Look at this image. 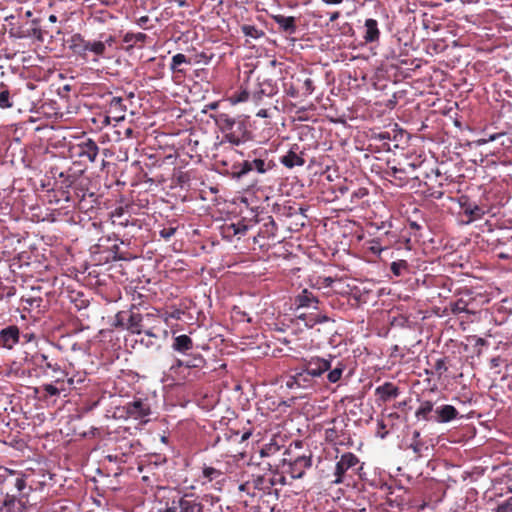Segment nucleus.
<instances>
[{"label": "nucleus", "instance_id": "f257e3e1", "mask_svg": "<svg viewBox=\"0 0 512 512\" xmlns=\"http://www.w3.org/2000/svg\"><path fill=\"white\" fill-rule=\"evenodd\" d=\"M275 168L276 163L267 150H254L246 160L232 165L231 176L241 179L251 172L266 174Z\"/></svg>", "mask_w": 512, "mask_h": 512}, {"label": "nucleus", "instance_id": "f03ea898", "mask_svg": "<svg viewBox=\"0 0 512 512\" xmlns=\"http://www.w3.org/2000/svg\"><path fill=\"white\" fill-rule=\"evenodd\" d=\"M214 121L231 144L239 145L249 139L250 132L244 120L234 118L227 113H218L214 116Z\"/></svg>", "mask_w": 512, "mask_h": 512}, {"label": "nucleus", "instance_id": "7ed1b4c3", "mask_svg": "<svg viewBox=\"0 0 512 512\" xmlns=\"http://www.w3.org/2000/svg\"><path fill=\"white\" fill-rule=\"evenodd\" d=\"M124 409L128 418L138 420L142 423H147L149 421L151 406L147 399H134L133 401L126 403Z\"/></svg>", "mask_w": 512, "mask_h": 512}, {"label": "nucleus", "instance_id": "20e7f679", "mask_svg": "<svg viewBox=\"0 0 512 512\" xmlns=\"http://www.w3.org/2000/svg\"><path fill=\"white\" fill-rule=\"evenodd\" d=\"M203 509L202 503L183 496L173 498L165 508L159 509L158 512H203Z\"/></svg>", "mask_w": 512, "mask_h": 512}, {"label": "nucleus", "instance_id": "39448f33", "mask_svg": "<svg viewBox=\"0 0 512 512\" xmlns=\"http://www.w3.org/2000/svg\"><path fill=\"white\" fill-rule=\"evenodd\" d=\"M359 463V459L353 453H344L340 460L336 463L334 471V479L331 480V484H340L344 481L345 473L354 468Z\"/></svg>", "mask_w": 512, "mask_h": 512}, {"label": "nucleus", "instance_id": "423d86ee", "mask_svg": "<svg viewBox=\"0 0 512 512\" xmlns=\"http://www.w3.org/2000/svg\"><path fill=\"white\" fill-rule=\"evenodd\" d=\"M73 155L78 158H86L95 162L99 153V147L94 140L87 138L71 148Z\"/></svg>", "mask_w": 512, "mask_h": 512}, {"label": "nucleus", "instance_id": "0eeeda50", "mask_svg": "<svg viewBox=\"0 0 512 512\" xmlns=\"http://www.w3.org/2000/svg\"><path fill=\"white\" fill-rule=\"evenodd\" d=\"M312 464L311 457L309 456H297L294 460H287L286 458L283 459V465H287V473L291 475L294 479L301 478L305 470L309 468Z\"/></svg>", "mask_w": 512, "mask_h": 512}, {"label": "nucleus", "instance_id": "6e6552de", "mask_svg": "<svg viewBox=\"0 0 512 512\" xmlns=\"http://www.w3.org/2000/svg\"><path fill=\"white\" fill-rule=\"evenodd\" d=\"M332 366V359H325L318 356L311 357L304 362L303 368L313 377L318 378Z\"/></svg>", "mask_w": 512, "mask_h": 512}, {"label": "nucleus", "instance_id": "1a4fd4ad", "mask_svg": "<svg viewBox=\"0 0 512 512\" xmlns=\"http://www.w3.org/2000/svg\"><path fill=\"white\" fill-rule=\"evenodd\" d=\"M315 378H313L304 368L296 371L287 379L286 385L290 389L302 388L308 389L315 385Z\"/></svg>", "mask_w": 512, "mask_h": 512}, {"label": "nucleus", "instance_id": "9d476101", "mask_svg": "<svg viewBox=\"0 0 512 512\" xmlns=\"http://www.w3.org/2000/svg\"><path fill=\"white\" fill-rule=\"evenodd\" d=\"M427 181H425V186L427 187L426 192L430 197L435 199H440L444 195V191L442 190V182L443 175L439 172L438 169L435 171L432 170L431 174H427Z\"/></svg>", "mask_w": 512, "mask_h": 512}, {"label": "nucleus", "instance_id": "9b49d317", "mask_svg": "<svg viewBox=\"0 0 512 512\" xmlns=\"http://www.w3.org/2000/svg\"><path fill=\"white\" fill-rule=\"evenodd\" d=\"M106 103L108 105V112L113 115L115 120H123L127 107L124 99L119 96H113L112 93L107 94Z\"/></svg>", "mask_w": 512, "mask_h": 512}, {"label": "nucleus", "instance_id": "f8f14e48", "mask_svg": "<svg viewBox=\"0 0 512 512\" xmlns=\"http://www.w3.org/2000/svg\"><path fill=\"white\" fill-rule=\"evenodd\" d=\"M459 417V411L449 404L437 406L434 410L433 421L436 423H448Z\"/></svg>", "mask_w": 512, "mask_h": 512}, {"label": "nucleus", "instance_id": "ddd939ff", "mask_svg": "<svg viewBox=\"0 0 512 512\" xmlns=\"http://www.w3.org/2000/svg\"><path fill=\"white\" fill-rule=\"evenodd\" d=\"M273 21L278 25V30L287 35H293L297 31L298 19L294 16L283 14L272 15Z\"/></svg>", "mask_w": 512, "mask_h": 512}, {"label": "nucleus", "instance_id": "4468645a", "mask_svg": "<svg viewBox=\"0 0 512 512\" xmlns=\"http://www.w3.org/2000/svg\"><path fill=\"white\" fill-rule=\"evenodd\" d=\"M112 253V256H125L127 252L120 251L119 245L117 244V239L100 238L99 243L96 245V250L92 251V254H103V253Z\"/></svg>", "mask_w": 512, "mask_h": 512}, {"label": "nucleus", "instance_id": "2eb2a0df", "mask_svg": "<svg viewBox=\"0 0 512 512\" xmlns=\"http://www.w3.org/2000/svg\"><path fill=\"white\" fill-rule=\"evenodd\" d=\"M385 175L392 184L398 187L406 186L410 180L406 169L398 168L396 166L388 167L385 170Z\"/></svg>", "mask_w": 512, "mask_h": 512}, {"label": "nucleus", "instance_id": "dca6fc26", "mask_svg": "<svg viewBox=\"0 0 512 512\" xmlns=\"http://www.w3.org/2000/svg\"><path fill=\"white\" fill-rule=\"evenodd\" d=\"M88 47L89 41L85 40L81 34L76 33L71 36L69 40V48L75 55L81 57L82 59H87Z\"/></svg>", "mask_w": 512, "mask_h": 512}, {"label": "nucleus", "instance_id": "f3484780", "mask_svg": "<svg viewBox=\"0 0 512 512\" xmlns=\"http://www.w3.org/2000/svg\"><path fill=\"white\" fill-rule=\"evenodd\" d=\"M299 147L294 145L291 149L280 158V162L286 168H294L295 166H303L305 164V159L302 157V152L298 154Z\"/></svg>", "mask_w": 512, "mask_h": 512}, {"label": "nucleus", "instance_id": "a211bd4d", "mask_svg": "<svg viewBox=\"0 0 512 512\" xmlns=\"http://www.w3.org/2000/svg\"><path fill=\"white\" fill-rule=\"evenodd\" d=\"M1 345L12 349L19 342V329L16 326H9L0 332Z\"/></svg>", "mask_w": 512, "mask_h": 512}, {"label": "nucleus", "instance_id": "6ab92c4d", "mask_svg": "<svg viewBox=\"0 0 512 512\" xmlns=\"http://www.w3.org/2000/svg\"><path fill=\"white\" fill-rule=\"evenodd\" d=\"M183 65H193V59L192 57H188L185 54L177 53L171 59L170 70L174 74L185 76L187 70L183 67Z\"/></svg>", "mask_w": 512, "mask_h": 512}, {"label": "nucleus", "instance_id": "aec40b11", "mask_svg": "<svg viewBox=\"0 0 512 512\" xmlns=\"http://www.w3.org/2000/svg\"><path fill=\"white\" fill-rule=\"evenodd\" d=\"M375 395L380 401L387 402L398 397L399 388L391 382H385L375 389Z\"/></svg>", "mask_w": 512, "mask_h": 512}, {"label": "nucleus", "instance_id": "412c9836", "mask_svg": "<svg viewBox=\"0 0 512 512\" xmlns=\"http://www.w3.org/2000/svg\"><path fill=\"white\" fill-rule=\"evenodd\" d=\"M318 299L315 297V295L307 290L304 289L299 293L295 298V304L297 305V308H314L318 309Z\"/></svg>", "mask_w": 512, "mask_h": 512}, {"label": "nucleus", "instance_id": "4be33fe9", "mask_svg": "<svg viewBox=\"0 0 512 512\" xmlns=\"http://www.w3.org/2000/svg\"><path fill=\"white\" fill-rule=\"evenodd\" d=\"M193 341L192 339L186 335H178L173 338V343L171 348L173 351L178 352L183 355H188V352L193 349Z\"/></svg>", "mask_w": 512, "mask_h": 512}, {"label": "nucleus", "instance_id": "5701e85b", "mask_svg": "<svg viewBox=\"0 0 512 512\" xmlns=\"http://www.w3.org/2000/svg\"><path fill=\"white\" fill-rule=\"evenodd\" d=\"M365 33L363 35V39L365 43H374L378 42L380 38V30L378 27V22L375 19L369 18L366 19L365 24Z\"/></svg>", "mask_w": 512, "mask_h": 512}, {"label": "nucleus", "instance_id": "b1692460", "mask_svg": "<svg viewBox=\"0 0 512 512\" xmlns=\"http://www.w3.org/2000/svg\"><path fill=\"white\" fill-rule=\"evenodd\" d=\"M251 81H246L238 91H236L231 97L230 101L233 104L237 103H243L247 101H252V95H251Z\"/></svg>", "mask_w": 512, "mask_h": 512}, {"label": "nucleus", "instance_id": "393cba45", "mask_svg": "<svg viewBox=\"0 0 512 512\" xmlns=\"http://www.w3.org/2000/svg\"><path fill=\"white\" fill-rule=\"evenodd\" d=\"M142 321L143 316L140 313L128 311L127 330H129L132 334H141L143 328Z\"/></svg>", "mask_w": 512, "mask_h": 512}, {"label": "nucleus", "instance_id": "a878e982", "mask_svg": "<svg viewBox=\"0 0 512 512\" xmlns=\"http://www.w3.org/2000/svg\"><path fill=\"white\" fill-rule=\"evenodd\" d=\"M14 95L11 93L10 87L4 82L0 83V108L9 109L14 106Z\"/></svg>", "mask_w": 512, "mask_h": 512}, {"label": "nucleus", "instance_id": "bb28decb", "mask_svg": "<svg viewBox=\"0 0 512 512\" xmlns=\"http://www.w3.org/2000/svg\"><path fill=\"white\" fill-rule=\"evenodd\" d=\"M434 404L431 401H423L415 412V416L417 419H422L425 421L433 420V417L430 415L434 412Z\"/></svg>", "mask_w": 512, "mask_h": 512}, {"label": "nucleus", "instance_id": "cd10ccee", "mask_svg": "<svg viewBox=\"0 0 512 512\" xmlns=\"http://www.w3.org/2000/svg\"><path fill=\"white\" fill-rule=\"evenodd\" d=\"M256 83L262 88L264 91L265 97L271 98L278 92V87L276 83L272 79H257Z\"/></svg>", "mask_w": 512, "mask_h": 512}, {"label": "nucleus", "instance_id": "c85d7f7f", "mask_svg": "<svg viewBox=\"0 0 512 512\" xmlns=\"http://www.w3.org/2000/svg\"><path fill=\"white\" fill-rule=\"evenodd\" d=\"M463 208H464V214L467 217V220H466L467 223L473 222L475 220H479L485 214L483 208L478 205H473V206L469 205V206L463 207Z\"/></svg>", "mask_w": 512, "mask_h": 512}, {"label": "nucleus", "instance_id": "c756f323", "mask_svg": "<svg viewBox=\"0 0 512 512\" xmlns=\"http://www.w3.org/2000/svg\"><path fill=\"white\" fill-rule=\"evenodd\" d=\"M148 36L145 33H126L123 37V42L128 44L127 49L133 48L137 43H144Z\"/></svg>", "mask_w": 512, "mask_h": 512}, {"label": "nucleus", "instance_id": "7c9ffc66", "mask_svg": "<svg viewBox=\"0 0 512 512\" xmlns=\"http://www.w3.org/2000/svg\"><path fill=\"white\" fill-rule=\"evenodd\" d=\"M251 486H253L254 489L262 490V491H269L270 488L274 485V481L272 478H266L264 476H257L253 478L251 481Z\"/></svg>", "mask_w": 512, "mask_h": 512}, {"label": "nucleus", "instance_id": "2f4dec72", "mask_svg": "<svg viewBox=\"0 0 512 512\" xmlns=\"http://www.w3.org/2000/svg\"><path fill=\"white\" fill-rule=\"evenodd\" d=\"M178 228H179L178 222L176 220H171V221H168L167 224L164 225L160 229L159 234H160L161 238L168 241V240H170V238L172 236H174V234L176 233Z\"/></svg>", "mask_w": 512, "mask_h": 512}, {"label": "nucleus", "instance_id": "473e14b6", "mask_svg": "<svg viewBox=\"0 0 512 512\" xmlns=\"http://www.w3.org/2000/svg\"><path fill=\"white\" fill-rule=\"evenodd\" d=\"M88 52H91L95 58L94 60H97L98 58H105L106 57V47L105 43H102V41H89V47Z\"/></svg>", "mask_w": 512, "mask_h": 512}, {"label": "nucleus", "instance_id": "72a5a7b5", "mask_svg": "<svg viewBox=\"0 0 512 512\" xmlns=\"http://www.w3.org/2000/svg\"><path fill=\"white\" fill-rule=\"evenodd\" d=\"M187 356L188 358L185 359V368H202L205 365V359L201 354L188 353Z\"/></svg>", "mask_w": 512, "mask_h": 512}, {"label": "nucleus", "instance_id": "f704fd0d", "mask_svg": "<svg viewBox=\"0 0 512 512\" xmlns=\"http://www.w3.org/2000/svg\"><path fill=\"white\" fill-rule=\"evenodd\" d=\"M241 32L246 36L250 37L252 39H259L265 35L264 31L261 29H258L254 25L249 24H243L241 26Z\"/></svg>", "mask_w": 512, "mask_h": 512}, {"label": "nucleus", "instance_id": "c9c22d12", "mask_svg": "<svg viewBox=\"0 0 512 512\" xmlns=\"http://www.w3.org/2000/svg\"><path fill=\"white\" fill-rule=\"evenodd\" d=\"M278 227L272 216H268L267 222L264 223L261 233L264 237L270 238L275 237Z\"/></svg>", "mask_w": 512, "mask_h": 512}, {"label": "nucleus", "instance_id": "e433bc0d", "mask_svg": "<svg viewBox=\"0 0 512 512\" xmlns=\"http://www.w3.org/2000/svg\"><path fill=\"white\" fill-rule=\"evenodd\" d=\"M284 93L291 98H298L301 95L300 89L294 82V77H291L290 81L283 82Z\"/></svg>", "mask_w": 512, "mask_h": 512}, {"label": "nucleus", "instance_id": "4c0bfd02", "mask_svg": "<svg viewBox=\"0 0 512 512\" xmlns=\"http://www.w3.org/2000/svg\"><path fill=\"white\" fill-rule=\"evenodd\" d=\"M26 36L34 37L41 42L44 40L43 31L40 26V19H33L31 21V28L28 29Z\"/></svg>", "mask_w": 512, "mask_h": 512}, {"label": "nucleus", "instance_id": "58836bf2", "mask_svg": "<svg viewBox=\"0 0 512 512\" xmlns=\"http://www.w3.org/2000/svg\"><path fill=\"white\" fill-rule=\"evenodd\" d=\"M329 373L327 374V379L330 383H337L345 370V365L342 362H338V364L333 368L329 369Z\"/></svg>", "mask_w": 512, "mask_h": 512}, {"label": "nucleus", "instance_id": "ea45409f", "mask_svg": "<svg viewBox=\"0 0 512 512\" xmlns=\"http://www.w3.org/2000/svg\"><path fill=\"white\" fill-rule=\"evenodd\" d=\"M40 366L45 367L46 369L51 370L52 372L56 374H61L63 376H66V373L61 369V367L57 363H52L48 360V357L45 354L40 355Z\"/></svg>", "mask_w": 512, "mask_h": 512}, {"label": "nucleus", "instance_id": "a19ab883", "mask_svg": "<svg viewBox=\"0 0 512 512\" xmlns=\"http://www.w3.org/2000/svg\"><path fill=\"white\" fill-rule=\"evenodd\" d=\"M391 271L395 276H402L406 273H410L407 262L404 259H400L399 261L393 262L391 264Z\"/></svg>", "mask_w": 512, "mask_h": 512}, {"label": "nucleus", "instance_id": "79ce46f5", "mask_svg": "<svg viewBox=\"0 0 512 512\" xmlns=\"http://www.w3.org/2000/svg\"><path fill=\"white\" fill-rule=\"evenodd\" d=\"M251 85L252 102L255 105H259L265 97L264 91H262V88H260L256 82H251Z\"/></svg>", "mask_w": 512, "mask_h": 512}, {"label": "nucleus", "instance_id": "37998d69", "mask_svg": "<svg viewBox=\"0 0 512 512\" xmlns=\"http://www.w3.org/2000/svg\"><path fill=\"white\" fill-rule=\"evenodd\" d=\"M222 474L223 473L220 470L210 466H205L202 470V475L208 482L216 480L222 476Z\"/></svg>", "mask_w": 512, "mask_h": 512}, {"label": "nucleus", "instance_id": "c03bdc74", "mask_svg": "<svg viewBox=\"0 0 512 512\" xmlns=\"http://www.w3.org/2000/svg\"><path fill=\"white\" fill-rule=\"evenodd\" d=\"M128 311H120L115 315L113 326L115 328L127 329Z\"/></svg>", "mask_w": 512, "mask_h": 512}, {"label": "nucleus", "instance_id": "a18cd8bd", "mask_svg": "<svg viewBox=\"0 0 512 512\" xmlns=\"http://www.w3.org/2000/svg\"><path fill=\"white\" fill-rule=\"evenodd\" d=\"M364 247L367 252H371L373 254H380L383 251V246L378 239H372L371 241L366 242Z\"/></svg>", "mask_w": 512, "mask_h": 512}, {"label": "nucleus", "instance_id": "49530a36", "mask_svg": "<svg viewBox=\"0 0 512 512\" xmlns=\"http://www.w3.org/2000/svg\"><path fill=\"white\" fill-rule=\"evenodd\" d=\"M42 389L45 391L48 396H58L61 391H65L66 388L64 386H55L53 384H44Z\"/></svg>", "mask_w": 512, "mask_h": 512}, {"label": "nucleus", "instance_id": "de8ad7c7", "mask_svg": "<svg viewBox=\"0 0 512 512\" xmlns=\"http://www.w3.org/2000/svg\"><path fill=\"white\" fill-rule=\"evenodd\" d=\"M183 367L185 368V360L176 359L169 369L171 375L179 378H185V375L180 374V369Z\"/></svg>", "mask_w": 512, "mask_h": 512}, {"label": "nucleus", "instance_id": "09e8293b", "mask_svg": "<svg viewBox=\"0 0 512 512\" xmlns=\"http://www.w3.org/2000/svg\"><path fill=\"white\" fill-rule=\"evenodd\" d=\"M314 82L311 78H306L303 81L302 87H301V95L308 96L311 95L314 92Z\"/></svg>", "mask_w": 512, "mask_h": 512}, {"label": "nucleus", "instance_id": "8fccbe9b", "mask_svg": "<svg viewBox=\"0 0 512 512\" xmlns=\"http://www.w3.org/2000/svg\"><path fill=\"white\" fill-rule=\"evenodd\" d=\"M226 229L228 232H230L232 230L233 235H238V234H244L247 230V226L245 224H243L242 222H238L236 224H231V225L227 226Z\"/></svg>", "mask_w": 512, "mask_h": 512}, {"label": "nucleus", "instance_id": "3c124183", "mask_svg": "<svg viewBox=\"0 0 512 512\" xmlns=\"http://www.w3.org/2000/svg\"><path fill=\"white\" fill-rule=\"evenodd\" d=\"M85 380L84 374H76L70 378L67 379V384L70 388H76L77 385L82 384Z\"/></svg>", "mask_w": 512, "mask_h": 512}, {"label": "nucleus", "instance_id": "603ef678", "mask_svg": "<svg viewBox=\"0 0 512 512\" xmlns=\"http://www.w3.org/2000/svg\"><path fill=\"white\" fill-rule=\"evenodd\" d=\"M409 228L414 233L415 237L421 236L420 231L424 228V222L419 223L417 221H410L409 220Z\"/></svg>", "mask_w": 512, "mask_h": 512}, {"label": "nucleus", "instance_id": "864d4df0", "mask_svg": "<svg viewBox=\"0 0 512 512\" xmlns=\"http://www.w3.org/2000/svg\"><path fill=\"white\" fill-rule=\"evenodd\" d=\"M211 58H212L211 56H208V55H207L206 53H204V52H201V53H199V54H196V55H194V56L192 57V59H193V64H199V63H201V62H203V63L207 64V63H209V62H210Z\"/></svg>", "mask_w": 512, "mask_h": 512}, {"label": "nucleus", "instance_id": "5fc2aeb1", "mask_svg": "<svg viewBox=\"0 0 512 512\" xmlns=\"http://www.w3.org/2000/svg\"><path fill=\"white\" fill-rule=\"evenodd\" d=\"M435 370L441 375L447 371V366L444 358L437 359L434 365Z\"/></svg>", "mask_w": 512, "mask_h": 512}, {"label": "nucleus", "instance_id": "6e6d98bb", "mask_svg": "<svg viewBox=\"0 0 512 512\" xmlns=\"http://www.w3.org/2000/svg\"><path fill=\"white\" fill-rule=\"evenodd\" d=\"M317 319L313 323H306L307 327H314L316 324L330 321V318L326 315L316 314Z\"/></svg>", "mask_w": 512, "mask_h": 512}, {"label": "nucleus", "instance_id": "4d7b16f0", "mask_svg": "<svg viewBox=\"0 0 512 512\" xmlns=\"http://www.w3.org/2000/svg\"><path fill=\"white\" fill-rule=\"evenodd\" d=\"M124 208L118 207L113 212H111V219L113 223H117V218H122L124 215Z\"/></svg>", "mask_w": 512, "mask_h": 512}, {"label": "nucleus", "instance_id": "13d9d810", "mask_svg": "<svg viewBox=\"0 0 512 512\" xmlns=\"http://www.w3.org/2000/svg\"><path fill=\"white\" fill-rule=\"evenodd\" d=\"M183 315V311L181 309H173L168 313V317L176 320H180Z\"/></svg>", "mask_w": 512, "mask_h": 512}, {"label": "nucleus", "instance_id": "bf43d9fd", "mask_svg": "<svg viewBox=\"0 0 512 512\" xmlns=\"http://www.w3.org/2000/svg\"><path fill=\"white\" fill-rule=\"evenodd\" d=\"M15 487L17 488L18 491L24 490V488L26 487L25 479L23 477H17L15 481Z\"/></svg>", "mask_w": 512, "mask_h": 512}, {"label": "nucleus", "instance_id": "052dcab7", "mask_svg": "<svg viewBox=\"0 0 512 512\" xmlns=\"http://www.w3.org/2000/svg\"><path fill=\"white\" fill-rule=\"evenodd\" d=\"M101 41L102 43H105V47L107 48V46L111 47L116 42V38L113 35H108Z\"/></svg>", "mask_w": 512, "mask_h": 512}, {"label": "nucleus", "instance_id": "680f3d73", "mask_svg": "<svg viewBox=\"0 0 512 512\" xmlns=\"http://www.w3.org/2000/svg\"><path fill=\"white\" fill-rule=\"evenodd\" d=\"M298 318L302 319L305 322V324L313 323L317 319L316 314H312L308 318H306L304 315H299Z\"/></svg>", "mask_w": 512, "mask_h": 512}, {"label": "nucleus", "instance_id": "e2e57ef3", "mask_svg": "<svg viewBox=\"0 0 512 512\" xmlns=\"http://www.w3.org/2000/svg\"><path fill=\"white\" fill-rule=\"evenodd\" d=\"M380 140H390V133L389 132H380L376 136Z\"/></svg>", "mask_w": 512, "mask_h": 512}, {"label": "nucleus", "instance_id": "0e129e2a", "mask_svg": "<svg viewBox=\"0 0 512 512\" xmlns=\"http://www.w3.org/2000/svg\"><path fill=\"white\" fill-rule=\"evenodd\" d=\"M256 116H257V117H261V118H267V117H269L268 109H260V110L256 113Z\"/></svg>", "mask_w": 512, "mask_h": 512}, {"label": "nucleus", "instance_id": "69168bd1", "mask_svg": "<svg viewBox=\"0 0 512 512\" xmlns=\"http://www.w3.org/2000/svg\"><path fill=\"white\" fill-rule=\"evenodd\" d=\"M339 17H340V12L334 11V12L330 13L329 21L335 22Z\"/></svg>", "mask_w": 512, "mask_h": 512}, {"label": "nucleus", "instance_id": "338daca9", "mask_svg": "<svg viewBox=\"0 0 512 512\" xmlns=\"http://www.w3.org/2000/svg\"><path fill=\"white\" fill-rule=\"evenodd\" d=\"M142 333H144L148 337H153V338L157 337V335L154 333L153 329H147V330L142 329Z\"/></svg>", "mask_w": 512, "mask_h": 512}, {"label": "nucleus", "instance_id": "774afa93", "mask_svg": "<svg viewBox=\"0 0 512 512\" xmlns=\"http://www.w3.org/2000/svg\"><path fill=\"white\" fill-rule=\"evenodd\" d=\"M117 225H120V226H127L129 224V220L128 219H122V218H117Z\"/></svg>", "mask_w": 512, "mask_h": 512}]
</instances>
